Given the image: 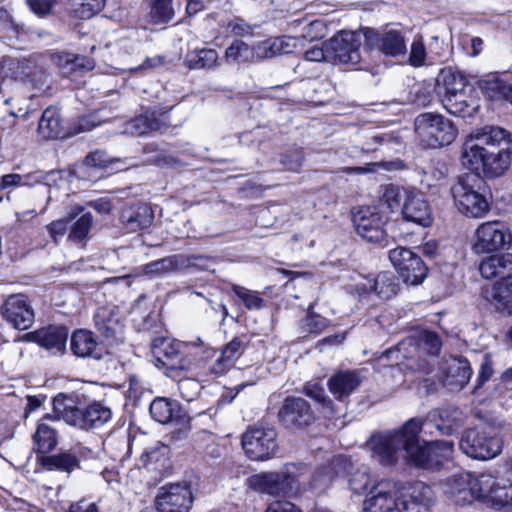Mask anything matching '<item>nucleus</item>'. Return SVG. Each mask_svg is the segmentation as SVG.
<instances>
[{"label": "nucleus", "instance_id": "7", "mask_svg": "<svg viewBox=\"0 0 512 512\" xmlns=\"http://www.w3.org/2000/svg\"><path fill=\"white\" fill-rule=\"evenodd\" d=\"M415 132L423 146L433 149L451 144L457 135L449 119L434 113L418 115L415 119Z\"/></svg>", "mask_w": 512, "mask_h": 512}, {"label": "nucleus", "instance_id": "17", "mask_svg": "<svg viewBox=\"0 0 512 512\" xmlns=\"http://www.w3.org/2000/svg\"><path fill=\"white\" fill-rule=\"evenodd\" d=\"M3 318L15 329L26 330L34 322V311L26 296H9L1 307Z\"/></svg>", "mask_w": 512, "mask_h": 512}, {"label": "nucleus", "instance_id": "43", "mask_svg": "<svg viewBox=\"0 0 512 512\" xmlns=\"http://www.w3.org/2000/svg\"><path fill=\"white\" fill-rule=\"evenodd\" d=\"M348 483L350 489L356 494L364 493L369 485L371 484V476L369 468L365 465H361L357 468L351 466L349 472Z\"/></svg>", "mask_w": 512, "mask_h": 512}, {"label": "nucleus", "instance_id": "19", "mask_svg": "<svg viewBox=\"0 0 512 512\" xmlns=\"http://www.w3.org/2000/svg\"><path fill=\"white\" fill-rule=\"evenodd\" d=\"M152 354L156 361L171 371L186 370L189 361L180 352V343H173L163 337L156 338L151 344Z\"/></svg>", "mask_w": 512, "mask_h": 512}, {"label": "nucleus", "instance_id": "21", "mask_svg": "<svg viewBox=\"0 0 512 512\" xmlns=\"http://www.w3.org/2000/svg\"><path fill=\"white\" fill-rule=\"evenodd\" d=\"M68 329L63 326L43 327L27 333L24 338L35 342L53 354H63L66 350Z\"/></svg>", "mask_w": 512, "mask_h": 512}, {"label": "nucleus", "instance_id": "2", "mask_svg": "<svg viewBox=\"0 0 512 512\" xmlns=\"http://www.w3.org/2000/svg\"><path fill=\"white\" fill-rule=\"evenodd\" d=\"M421 431V419L411 418L398 430L372 436L368 445L373 457L383 465H391L405 455L415 466L438 469L452 457L454 443L436 440L421 446Z\"/></svg>", "mask_w": 512, "mask_h": 512}, {"label": "nucleus", "instance_id": "52", "mask_svg": "<svg viewBox=\"0 0 512 512\" xmlns=\"http://www.w3.org/2000/svg\"><path fill=\"white\" fill-rule=\"evenodd\" d=\"M509 83L498 78L497 76H490L484 81V89L491 98L505 99Z\"/></svg>", "mask_w": 512, "mask_h": 512}, {"label": "nucleus", "instance_id": "50", "mask_svg": "<svg viewBox=\"0 0 512 512\" xmlns=\"http://www.w3.org/2000/svg\"><path fill=\"white\" fill-rule=\"evenodd\" d=\"M175 267L176 264L174 263L173 258H159L149 264H146L143 268V273L149 277H155L172 271Z\"/></svg>", "mask_w": 512, "mask_h": 512}, {"label": "nucleus", "instance_id": "29", "mask_svg": "<svg viewBox=\"0 0 512 512\" xmlns=\"http://www.w3.org/2000/svg\"><path fill=\"white\" fill-rule=\"evenodd\" d=\"M363 382L361 373L357 370L340 371L328 380V389L337 400L349 397Z\"/></svg>", "mask_w": 512, "mask_h": 512}, {"label": "nucleus", "instance_id": "16", "mask_svg": "<svg viewBox=\"0 0 512 512\" xmlns=\"http://www.w3.org/2000/svg\"><path fill=\"white\" fill-rule=\"evenodd\" d=\"M356 232L368 242L380 243L385 238L384 217L375 207H360L353 214Z\"/></svg>", "mask_w": 512, "mask_h": 512}, {"label": "nucleus", "instance_id": "32", "mask_svg": "<svg viewBox=\"0 0 512 512\" xmlns=\"http://www.w3.org/2000/svg\"><path fill=\"white\" fill-rule=\"evenodd\" d=\"M358 291H374L382 299H390L395 296L399 289V283L392 272L384 271L373 279H367V284H358Z\"/></svg>", "mask_w": 512, "mask_h": 512}, {"label": "nucleus", "instance_id": "40", "mask_svg": "<svg viewBox=\"0 0 512 512\" xmlns=\"http://www.w3.org/2000/svg\"><path fill=\"white\" fill-rule=\"evenodd\" d=\"M39 133L47 139L58 138L62 135V122L59 112L54 108H47L39 121Z\"/></svg>", "mask_w": 512, "mask_h": 512}, {"label": "nucleus", "instance_id": "4", "mask_svg": "<svg viewBox=\"0 0 512 512\" xmlns=\"http://www.w3.org/2000/svg\"><path fill=\"white\" fill-rule=\"evenodd\" d=\"M468 79L451 67L441 69L435 84V91L443 107L455 116H471L477 105L473 96L468 95Z\"/></svg>", "mask_w": 512, "mask_h": 512}, {"label": "nucleus", "instance_id": "30", "mask_svg": "<svg viewBox=\"0 0 512 512\" xmlns=\"http://www.w3.org/2000/svg\"><path fill=\"white\" fill-rule=\"evenodd\" d=\"M370 494L363 503L364 512H392L398 508L397 498L391 494L389 483H379L372 488Z\"/></svg>", "mask_w": 512, "mask_h": 512}, {"label": "nucleus", "instance_id": "59", "mask_svg": "<svg viewBox=\"0 0 512 512\" xmlns=\"http://www.w3.org/2000/svg\"><path fill=\"white\" fill-rule=\"evenodd\" d=\"M494 373L492 358L489 354H485L479 369L477 384L474 392L490 380Z\"/></svg>", "mask_w": 512, "mask_h": 512}, {"label": "nucleus", "instance_id": "13", "mask_svg": "<svg viewBox=\"0 0 512 512\" xmlns=\"http://www.w3.org/2000/svg\"><path fill=\"white\" fill-rule=\"evenodd\" d=\"M465 416L456 407H445L431 410L424 420H421V430L425 434H433V429L440 435H452L464 424Z\"/></svg>", "mask_w": 512, "mask_h": 512}, {"label": "nucleus", "instance_id": "6", "mask_svg": "<svg viewBox=\"0 0 512 512\" xmlns=\"http://www.w3.org/2000/svg\"><path fill=\"white\" fill-rule=\"evenodd\" d=\"M302 465L286 464L280 471L263 472L249 478L250 487L271 496H289L299 490Z\"/></svg>", "mask_w": 512, "mask_h": 512}, {"label": "nucleus", "instance_id": "46", "mask_svg": "<svg viewBox=\"0 0 512 512\" xmlns=\"http://www.w3.org/2000/svg\"><path fill=\"white\" fill-rule=\"evenodd\" d=\"M438 252V243L435 240H428L422 245L415 247H399L395 250H391L389 256H403L404 253H408L409 256H431Z\"/></svg>", "mask_w": 512, "mask_h": 512}, {"label": "nucleus", "instance_id": "39", "mask_svg": "<svg viewBox=\"0 0 512 512\" xmlns=\"http://www.w3.org/2000/svg\"><path fill=\"white\" fill-rule=\"evenodd\" d=\"M150 22L156 25L169 23L175 16L173 0H145Z\"/></svg>", "mask_w": 512, "mask_h": 512}, {"label": "nucleus", "instance_id": "35", "mask_svg": "<svg viewBox=\"0 0 512 512\" xmlns=\"http://www.w3.org/2000/svg\"><path fill=\"white\" fill-rule=\"evenodd\" d=\"M479 271L486 279L498 277L505 281L512 276V258H483Z\"/></svg>", "mask_w": 512, "mask_h": 512}, {"label": "nucleus", "instance_id": "18", "mask_svg": "<svg viewBox=\"0 0 512 512\" xmlns=\"http://www.w3.org/2000/svg\"><path fill=\"white\" fill-rule=\"evenodd\" d=\"M278 417L283 425L290 429L304 428L313 420L310 404L300 397H287L278 412Z\"/></svg>", "mask_w": 512, "mask_h": 512}, {"label": "nucleus", "instance_id": "41", "mask_svg": "<svg viewBox=\"0 0 512 512\" xmlns=\"http://www.w3.org/2000/svg\"><path fill=\"white\" fill-rule=\"evenodd\" d=\"M227 62L248 63L254 62L253 47L241 40H234L225 50Z\"/></svg>", "mask_w": 512, "mask_h": 512}, {"label": "nucleus", "instance_id": "11", "mask_svg": "<svg viewBox=\"0 0 512 512\" xmlns=\"http://www.w3.org/2000/svg\"><path fill=\"white\" fill-rule=\"evenodd\" d=\"M362 35L356 31H340L327 40L328 57L332 63L356 65L361 61Z\"/></svg>", "mask_w": 512, "mask_h": 512}, {"label": "nucleus", "instance_id": "12", "mask_svg": "<svg viewBox=\"0 0 512 512\" xmlns=\"http://www.w3.org/2000/svg\"><path fill=\"white\" fill-rule=\"evenodd\" d=\"M400 512H430L433 491L423 482L404 483L397 488Z\"/></svg>", "mask_w": 512, "mask_h": 512}, {"label": "nucleus", "instance_id": "54", "mask_svg": "<svg viewBox=\"0 0 512 512\" xmlns=\"http://www.w3.org/2000/svg\"><path fill=\"white\" fill-rule=\"evenodd\" d=\"M327 34V26L322 20H314L306 24L301 36L309 41L319 40Z\"/></svg>", "mask_w": 512, "mask_h": 512}, {"label": "nucleus", "instance_id": "33", "mask_svg": "<svg viewBox=\"0 0 512 512\" xmlns=\"http://www.w3.org/2000/svg\"><path fill=\"white\" fill-rule=\"evenodd\" d=\"M348 466V460L342 456H335L332 460L321 467H318L312 475V488H325L336 477L342 474Z\"/></svg>", "mask_w": 512, "mask_h": 512}, {"label": "nucleus", "instance_id": "63", "mask_svg": "<svg viewBox=\"0 0 512 512\" xmlns=\"http://www.w3.org/2000/svg\"><path fill=\"white\" fill-rule=\"evenodd\" d=\"M55 3V0H26L29 9L38 16L49 14Z\"/></svg>", "mask_w": 512, "mask_h": 512}, {"label": "nucleus", "instance_id": "10", "mask_svg": "<svg viewBox=\"0 0 512 512\" xmlns=\"http://www.w3.org/2000/svg\"><path fill=\"white\" fill-rule=\"evenodd\" d=\"M242 448L253 461L272 458L278 450L277 431L271 427L251 426L242 435Z\"/></svg>", "mask_w": 512, "mask_h": 512}, {"label": "nucleus", "instance_id": "53", "mask_svg": "<svg viewBox=\"0 0 512 512\" xmlns=\"http://www.w3.org/2000/svg\"><path fill=\"white\" fill-rule=\"evenodd\" d=\"M254 62L278 56L273 38L261 41L253 46Z\"/></svg>", "mask_w": 512, "mask_h": 512}, {"label": "nucleus", "instance_id": "61", "mask_svg": "<svg viewBox=\"0 0 512 512\" xmlns=\"http://www.w3.org/2000/svg\"><path fill=\"white\" fill-rule=\"evenodd\" d=\"M105 2L106 0H81L78 13L81 18H90L102 10Z\"/></svg>", "mask_w": 512, "mask_h": 512}, {"label": "nucleus", "instance_id": "23", "mask_svg": "<svg viewBox=\"0 0 512 512\" xmlns=\"http://www.w3.org/2000/svg\"><path fill=\"white\" fill-rule=\"evenodd\" d=\"M94 323L97 331L108 344L123 342L124 326L111 310L99 308L94 315Z\"/></svg>", "mask_w": 512, "mask_h": 512}, {"label": "nucleus", "instance_id": "1", "mask_svg": "<svg viewBox=\"0 0 512 512\" xmlns=\"http://www.w3.org/2000/svg\"><path fill=\"white\" fill-rule=\"evenodd\" d=\"M511 159L512 136L504 128L484 126L469 136L463 144L461 162L473 172L459 176L451 187L454 204L461 214L481 218L489 212L487 185L480 171L487 177H499L507 171Z\"/></svg>", "mask_w": 512, "mask_h": 512}, {"label": "nucleus", "instance_id": "3", "mask_svg": "<svg viewBox=\"0 0 512 512\" xmlns=\"http://www.w3.org/2000/svg\"><path fill=\"white\" fill-rule=\"evenodd\" d=\"M445 495L457 505L474 501L503 507L512 504V483L505 484L491 474L463 472L449 477L443 484Z\"/></svg>", "mask_w": 512, "mask_h": 512}, {"label": "nucleus", "instance_id": "22", "mask_svg": "<svg viewBox=\"0 0 512 512\" xmlns=\"http://www.w3.org/2000/svg\"><path fill=\"white\" fill-rule=\"evenodd\" d=\"M402 215L405 220L423 227L433 222L432 209L420 193L405 192Z\"/></svg>", "mask_w": 512, "mask_h": 512}, {"label": "nucleus", "instance_id": "44", "mask_svg": "<svg viewBox=\"0 0 512 512\" xmlns=\"http://www.w3.org/2000/svg\"><path fill=\"white\" fill-rule=\"evenodd\" d=\"M83 211L84 208L81 205H75L71 207L63 219H58L48 224L46 228L51 238L57 241L58 237H62L66 233L69 223L83 213Z\"/></svg>", "mask_w": 512, "mask_h": 512}, {"label": "nucleus", "instance_id": "42", "mask_svg": "<svg viewBox=\"0 0 512 512\" xmlns=\"http://www.w3.org/2000/svg\"><path fill=\"white\" fill-rule=\"evenodd\" d=\"M42 463L48 470L55 469L67 473H70L79 466L78 459L71 453H60L43 457Z\"/></svg>", "mask_w": 512, "mask_h": 512}, {"label": "nucleus", "instance_id": "64", "mask_svg": "<svg viewBox=\"0 0 512 512\" xmlns=\"http://www.w3.org/2000/svg\"><path fill=\"white\" fill-rule=\"evenodd\" d=\"M265 512H302L294 503L277 500L269 504Z\"/></svg>", "mask_w": 512, "mask_h": 512}, {"label": "nucleus", "instance_id": "20", "mask_svg": "<svg viewBox=\"0 0 512 512\" xmlns=\"http://www.w3.org/2000/svg\"><path fill=\"white\" fill-rule=\"evenodd\" d=\"M472 374L473 370L466 358L453 357L445 361L441 381L448 390L456 392L469 383Z\"/></svg>", "mask_w": 512, "mask_h": 512}, {"label": "nucleus", "instance_id": "24", "mask_svg": "<svg viewBox=\"0 0 512 512\" xmlns=\"http://www.w3.org/2000/svg\"><path fill=\"white\" fill-rule=\"evenodd\" d=\"M154 219L152 209L145 203L126 205L119 220L128 232H137L151 226Z\"/></svg>", "mask_w": 512, "mask_h": 512}, {"label": "nucleus", "instance_id": "5", "mask_svg": "<svg viewBox=\"0 0 512 512\" xmlns=\"http://www.w3.org/2000/svg\"><path fill=\"white\" fill-rule=\"evenodd\" d=\"M69 399L58 395L53 400V411L67 424L83 429H99L112 419V410L101 402H93L80 408L67 403Z\"/></svg>", "mask_w": 512, "mask_h": 512}, {"label": "nucleus", "instance_id": "15", "mask_svg": "<svg viewBox=\"0 0 512 512\" xmlns=\"http://www.w3.org/2000/svg\"><path fill=\"white\" fill-rule=\"evenodd\" d=\"M192 502L190 486L174 483L161 488L156 497V509L158 512H189Z\"/></svg>", "mask_w": 512, "mask_h": 512}, {"label": "nucleus", "instance_id": "31", "mask_svg": "<svg viewBox=\"0 0 512 512\" xmlns=\"http://www.w3.org/2000/svg\"><path fill=\"white\" fill-rule=\"evenodd\" d=\"M393 265L403 282L412 286L421 284L428 274L422 258H396Z\"/></svg>", "mask_w": 512, "mask_h": 512}, {"label": "nucleus", "instance_id": "34", "mask_svg": "<svg viewBox=\"0 0 512 512\" xmlns=\"http://www.w3.org/2000/svg\"><path fill=\"white\" fill-rule=\"evenodd\" d=\"M48 421H55L51 415H45L38 423L33 435L34 447L38 453L46 454L52 451L58 442L57 431Z\"/></svg>", "mask_w": 512, "mask_h": 512}, {"label": "nucleus", "instance_id": "36", "mask_svg": "<svg viewBox=\"0 0 512 512\" xmlns=\"http://www.w3.org/2000/svg\"><path fill=\"white\" fill-rule=\"evenodd\" d=\"M487 299L498 311L512 315V279L495 283Z\"/></svg>", "mask_w": 512, "mask_h": 512}, {"label": "nucleus", "instance_id": "56", "mask_svg": "<svg viewBox=\"0 0 512 512\" xmlns=\"http://www.w3.org/2000/svg\"><path fill=\"white\" fill-rule=\"evenodd\" d=\"M304 393L306 396L314 399L315 401L322 403L324 407L332 408V400L325 394L324 388L318 383H308L304 387Z\"/></svg>", "mask_w": 512, "mask_h": 512}, {"label": "nucleus", "instance_id": "38", "mask_svg": "<svg viewBox=\"0 0 512 512\" xmlns=\"http://www.w3.org/2000/svg\"><path fill=\"white\" fill-rule=\"evenodd\" d=\"M218 59L214 49H195L186 54L185 64L189 69H213L218 65Z\"/></svg>", "mask_w": 512, "mask_h": 512}, {"label": "nucleus", "instance_id": "57", "mask_svg": "<svg viewBox=\"0 0 512 512\" xmlns=\"http://www.w3.org/2000/svg\"><path fill=\"white\" fill-rule=\"evenodd\" d=\"M226 32L229 35L243 37L251 35L253 29L251 25H249L245 20H243L242 18L235 17L227 22Z\"/></svg>", "mask_w": 512, "mask_h": 512}, {"label": "nucleus", "instance_id": "62", "mask_svg": "<svg viewBox=\"0 0 512 512\" xmlns=\"http://www.w3.org/2000/svg\"><path fill=\"white\" fill-rule=\"evenodd\" d=\"M111 163L106 152L96 150L89 153L85 158V165L95 168H105Z\"/></svg>", "mask_w": 512, "mask_h": 512}, {"label": "nucleus", "instance_id": "9", "mask_svg": "<svg viewBox=\"0 0 512 512\" xmlns=\"http://www.w3.org/2000/svg\"><path fill=\"white\" fill-rule=\"evenodd\" d=\"M512 243V234L506 226L499 221H488L480 224L474 234L472 249L476 254H490V256H512L511 254L497 253L508 249Z\"/></svg>", "mask_w": 512, "mask_h": 512}, {"label": "nucleus", "instance_id": "26", "mask_svg": "<svg viewBox=\"0 0 512 512\" xmlns=\"http://www.w3.org/2000/svg\"><path fill=\"white\" fill-rule=\"evenodd\" d=\"M70 350L79 358L101 359L103 349L94 334L87 329H77L70 337Z\"/></svg>", "mask_w": 512, "mask_h": 512}, {"label": "nucleus", "instance_id": "60", "mask_svg": "<svg viewBox=\"0 0 512 512\" xmlns=\"http://www.w3.org/2000/svg\"><path fill=\"white\" fill-rule=\"evenodd\" d=\"M434 90L430 84L418 85L414 94L415 104L422 107L430 105L434 99Z\"/></svg>", "mask_w": 512, "mask_h": 512}, {"label": "nucleus", "instance_id": "14", "mask_svg": "<svg viewBox=\"0 0 512 512\" xmlns=\"http://www.w3.org/2000/svg\"><path fill=\"white\" fill-rule=\"evenodd\" d=\"M0 70L4 77L11 76L15 80L29 82L37 89H42L47 83L46 70L29 60L4 59L0 64Z\"/></svg>", "mask_w": 512, "mask_h": 512}, {"label": "nucleus", "instance_id": "51", "mask_svg": "<svg viewBox=\"0 0 512 512\" xmlns=\"http://www.w3.org/2000/svg\"><path fill=\"white\" fill-rule=\"evenodd\" d=\"M31 176H34L33 179V185L36 184H44L46 186L52 187V186H58L62 182H64V171L63 170H51L48 172H33L31 173Z\"/></svg>", "mask_w": 512, "mask_h": 512}, {"label": "nucleus", "instance_id": "47", "mask_svg": "<svg viewBox=\"0 0 512 512\" xmlns=\"http://www.w3.org/2000/svg\"><path fill=\"white\" fill-rule=\"evenodd\" d=\"M405 192L398 186L387 185L383 187L381 201L391 211H394L400 207L401 201L405 198Z\"/></svg>", "mask_w": 512, "mask_h": 512}, {"label": "nucleus", "instance_id": "45", "mask_svg": "<svg viewBox=\"0 0 512 512\" xmlns=\"http://www.w3.org/2000/svg\"><path fill=\"white\" fill-rule=\"evenodd\" d=\"M93 225L91 213H83L70 228L68 239L73 243H81L87 239Z\"/></svg>", "mask_w": 512, "mask_h": 512}, {"label": "nucleus", "instance_id": "37", "mask_svg": "<svg viewBox=\"0 0 512 512\" xmlns=\"http://www.w3.org/2000/svg\"><path fill=\"white\" fill-rule=\"evenodd\" d=\"M149 411L155 421L160 424H168L178 416L180 406L176 401L156 398L151 402Z\"/></svg>", "mask_w": 512, "mask_h": 512}, {"label": "nucleus", "instance_id": "58", "mask_svg": "<svg viewBox=\"0 0 512 512\" xmlns=\"http://www.w3.org/2000/svg\"><path fill=\"white\" fill-rule=\"evenodd\" d=\"M426 59V50L421 38L415 39L411 45L409 62L414 67L424 65Z\"/></svg>", "mask_w": 512, "mask_h": 512}, {"label": "nucleus", "instance_id": "28", "mask_svg": "<svg viewBox=\"0 0 512 512\" xmlns=\"http://www.w3.org/2000/svg\"><path fill=\"white\" fill-rule=\"evenodd\" d=\"M246 343L240 337H234L222 349L221 355L210 365L209 374L218 377L224 375L243 354Z\"/></svg>", "mask_w": 512, "mask_h": 512}, {"label": "nucleus", "instance_id": "55", "mask_svg": "<svg viewBox=\"0 0 512 512\" xmlns=\"http://www.w3.org/2000/svg\"><path fill=\"white\" fill-rule=\"evenodd\" d=\"M31 173L27 174H6L2 176L0 182L1 189H7L11 187H19V186H33V178Z\"/></svg>", "mask_w": 512, "mask_h": 512}, {"label": "nucleus", "instance_id": "8", "mask_svg": "<svg viewBox=\"0 0 512 512\" xmlns=\"http://www.w3.org/2000/svg\"><path fill=\"white\" fill-rule=\"evenodd\" d=\"M459 446L473 459L489 460L501 453L503 441L492 429L473 428L463 433Z\"/></svg>", "mask_w": 512, "mask_h": 512}, {"label": "nucleus", "instance_id": "25", "mask_svg": "<svg viewBox=\"0 0 512 512\" xmlns=\"http://www.w3.org/2000/svg\"><path fill=\"white\" fill-rule=\"evenodd\" d=\"M364 37L369 45H372V40H377L380 51L387 56L396 57L405 55L407 52L406 41L400 31L389 30L378 35L375 30L367 29L364 32Z\"/></svg>", "mask_w": 512, "mask_h": 512}, {"label": "nucleus", "instance_id": "27", "mask_svg": "<svg viewBox=\"0 0 512 512\" xmlns=\"http://www.w3.org/2000/svg\"><path fill=\"white\" fill-rule=\"evenodd\" d=\"M169 126L167 112L149 109L128 123L127 129L133 135L141 136L152 131H160Z\"/></svg>", "mask_w": 512, "mask_h": 512}, {"label": "nucleus", "instance_id": "48", "mask_svg": "<svg viewBox=\"0 0 512 512\" xmlns=\"http://www.w3.org/2000/svg\"><path fill=\"white\" fill-rule=\"evenodd\" d=\"M232 291L242 300L245 307L249 310L259 309L263 305V299L257 292L236 284L232 286Z\"/></svg>", "mask_w": 512, "mask_h": 512}, {"label": "nucleus", "instance_id": "49", "mask_svg": "<svg viewBox=\"0 0 512 512\" xmlns=\"http://www.w3.org/2000/svg\"><path fill=\"white\" fill-rule=\"evenodd\" d=\"M313 305L308 307V314L303 322L305 330L311 334H321L329 324V321L317 314L312 313Z\"/></svg>", "mask_w": 512, "mask_h": 512}]
</instances>
